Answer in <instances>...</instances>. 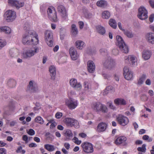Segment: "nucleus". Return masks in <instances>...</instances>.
Wrapping results in <instances>:
<instances>
[{
  "label": "nucleus",
  "mask_w": 154,
  "mask_h": 154,
  "mask_svg": "<svg viewBox=\"0 0 154 154\" xmlns=\"http://www.w3.org/2000/svg\"><path fill=\"white\" fill-rule=\"evenodd\" d=\"M37 35L32 30L26 31L23 36L22 42L25 45H35L38 43Z\"/></svg>",
  "instance_id": "nucleus-1"
},
{
  "label": "nucleus",
  "mask_w": 154,
  "mask_h": 154,
  "mask_svg": "<svg viewBox=\"0 0 154 154\" xmlns=\"http://www.w3.org/2000/svg\"><path fill=\"white\" fill-rule=\"evenodd\" d=\"M116 39L117 44L121 51L125 53H128L129 51L128 48L122 38L119 35H117Z\"/></svg>",
  "instance_id": "nucleus-2"
},
{
  "label": "nucleus",
  "mask_w": 154,
  "mask_h": 154,
  "mask_svg": "<svg viewBox=\"0 0 154 154\" xmlns=\"http://www.w3.org/2000/svg\"><path fill=\"white\" fill-rule=\"evenodd\" d=\"M92 107L96 112L106 113L108 112V108L106 105L100 102L95 103L93 104Z\"/></svg>",
  "instance_id": "nucleus-3"
},
{
  "label": "nucleus",
  "mask_w": 154,
  "mask_h": 154,
  "mask_svg": "<svg viewBox=\"0 0 154 154\" xmlns=\"http://www.w3.org/2000/svg\"><path fill=\"white\" fill-rule=\"evenodd\" d=\"M103 65L104 67L109 69L114 67L116 65L115 60L110 57L106 58L103 62Z\"/></svg>",
  "instance_id": "nucleus-4"
},
{
  "label": "nucleus",
  "mask_w": 154,
  "mask_h": 154,
  "mask_svg": "<svg viewBox=\"0 0 154 154\" xmlns=\"http://www.w3.org/2000/svg\"><path fill=\"white\" fill-rule=\"evenodd\" d=\"M38 48L35 47L33 48L27 50L24 52L22 54V57L25 59H29L38 53Z\"/></svg>",
  "instance_id": "nucleus-5"
},
{
  "label": "nucleus",
  "mask_w": 154,
  "mask_h": 154,
  "mask_svg": "<svg viewBox=\"0 0 154 154\" xmlns=\"http://www.w3.org/2000/svg\"><path fill=\"white\" fill-rule=\"evenodd\" d=\"M45 39L47 45L51 47L53 45V33L51 31L46 30L45 33Z\"/></svg>",
  "instance_id": "nucleus-6"
},
{
  "label": "nucleus",
  "mask_w": 154,
  "mask_h": 154,
  "mask_svg": "<svg viewBox=\"0 0 154 154\" xmlns=\"http://www.w3.org/2000/svg\"><path fill=\"white\" fill-rule=\"evenodd\" d=\"M6 21L8 22L13 21L16 17V12L11 10H8L5 14Z\"/></svg>",
  "instance_id": "nucleus-7"
},
{
  "label": "nucleus",
  "mask_w": 154,
  "mask_h": 154,
  "mask_svg": "<svg viewBox=\"0 0 154 154\" xmlns=\"http://www.w3.org/2000/svg\"><path fill=\"white\" fill-rule=\"evenodd\" d=\"M47 13L49 18L54 22H57L58 20L57 12L54 7L49 8L48 9Z\"/></svg>",
  "instance_id": "nucleus-8"
},
{
  "label": "nucleus",
  "mask_w": 154,
  "mask_h": 154,
  "mask_svg": "<svg viewBox=\"0 0 154 154\" xmlns=\"http://www.w3.org/2000/svg\"><path fill=\"white\" fill-rule=\"evenodd\" d=\"M64 121L67 126H74L76 128L79 127L78 122L74 119L67 118L64 119Z\"/></svg>",
  "instance_id": "nucleus-9"
},
{
  "label": "nucleus",
  "mask_w": 154,
  "mask_h": 154,
  "mask_svg": "<svg viewBox=\"0 0 154 154\" xmlns=\"http://www.w3.org/2000/svg\"><path fill=\"white\" fill-rule=\"evenodd\" d=\"M116 119L118 123L122 126L127 125L129 122L128 118L122 114H119L117 116Z\"/></svg>",
  "instance_id": "nucleus-10"
},
{
  "label": "nucleus",
  "mask_w": 154,
  "mask_h": 154,
  "mask_svg": "<svg viewBox=\"0 0 154 154\" xmlns=\"http://www.w3.org/2000/svg\"><path fill=\"white\" fill-rule=\"evenodd\" d=\"M81 146L84 151L87 153H92L94 152L93 145L90 143L85 142Z\"/></svg>",
  "instance_id": "nucleus-11"
},
{
  "label": "nucleus",
  "mask_w": 154,
  "mask_h": 154,
  "mask_svg": "<svg viewBox=\"0 0 154 154\" xmlns=\"http://www.w3.org/2000/svg\"><path fill=\"white\" fill-rule=\"evenodd\" d=\"M137 17L141 20H144L147 18V11L144 7L141 6L138 9Z\"/></svg>",
  "instance_id": "nucleus-12"
},
{
  "label": "nucleus",
  "mask_w": 154,
  "mask_h": 154,
  "mask_svg": "<svg viewBox=\"0 0 154 154\" xmlns=\"http://www.w3.org/2000/svg\"><path fill=\"white\" fill-rule=\"evenodd\" d=\"M69 84L71 86L77 90L79 91L82 89V86L80 82H78L75 79H71L69 80Z\"/></svg>",
  "instance_id": "nucleus-13"
},
{
  "label": "nucleus",
  "mask_w": 154,
  "mask_h": 154,
  "mask_svg": "<svg viewBox=\"0 0 154 154\" xmlns=\"http://www.w3.org/2000/svg\"><path fill=\"white\" fill-rule=\"evenodd\" d=\"M8 4L9 5L14 6L17 8L23 7L24 4L23 2H20L17 0H8Z\"/></svg>",
  "instance_id": "nucleus-14"
},
{
  "label": "nucleus",
  "mask_w": 154,
  "mask_h": 154,
  "mask_svg": "<svg viewBox=\"0 0 154 154\" xmlns=\"http://www.w3.org/2000/svg\"><path fill=\"white\" fill-rule=\"evenodd\" d=\"M66 104L71 109H75L77 106L78 103L77 100L70 99L66 101Z\"/></svg>",
  "instance_id": "nucleus-15"
},
{
  "label": "nucleus",
  "mask_w": 154,
  "mask_h": 154,
  "mask_svg": "<svg viewBox=\"0 0 154 154\" xmlns=\"http://www.w3.org/2000/svg\"><path fill=\"white\" fill-rule=\"evenodd\" d=\"M38 90V87L36 83L33 81H30L28 86L27 91L31 92H34Z\"/></svg>",
  "instance_id": "nucleus-16"
},
{
  "label": "nucleus",
  "mask_w": 154,
  "mask_h": 154,
  "mask_svg": "<svg viewBox=\"0 0 154 154\" xmlns=\"http://www.w3.org/2000/svg\"><path fill=\"white\" fill-rule=\"evenodd\" d=\"M69 52L71 58L73 60H77L79 56L75 48L73 47L70 48L69 50Z\"/></svg>",
  "instance_id": "nucleus-17"
},
{
  "label": "nucleus",
  "mask_w": 154,
  "mask_h": 154,
  "mask_svg": "<svg viewBox=\"0 0 154 154\" xmlns=\"http://www.w3.org/2000/svg\"><path fill=\"white\" fill-rule=\"evenodd\" d=\"M123 70V74L125 78L128 80L131 79L133 77L132 72L129 71L128 68L126 66L124 67Z\"/></svg>",
  "instance_id": "nucleus-18"
},
{
  "label": "nucleus",
  "mask_w": 154,
  "mask_h": 154,
  "mask_svg": "<svg viewBox=\"0 0 154 154\" xmlns=\"http://www.w3.org/2000/svg\"><path fill=\"white\" fill-rule=\"evenodd\" d=\"M58 12L60 13V15L63 18L66 19L67 16L66 9L63 6L59 5L57 8Z\"/></svg>",
  "instance_id": "nucleus-19"
},
{
  "label": "nucleus",
  "mask_w": 154,
  "mask_h": 154,
  "mask_svg": "<svg viewBox=\"0 0 154 154\" xmlns=\"http://www.w3.org/2000/svg\"><path fill=\"white\" fill-rule=\"evenodd\" d=\"M49 71L51 76V79L54 80L56 75V69L54 66L52 65L50 66L49 68Z\"/></svg>",
  "instance_id": "nucleus-20"
},
{
  "label": "nucleus",
  "mask_w": 154,
  "mask_h": 154,
  "mask_svg": "<svg viewBox=\"0 0 154 154\" xmlns=\"http://www.w3.org/2000/svg\"><path fill=\"white\" fill-rule=\"evenodd\" d=\"M88 70L90 73L94 72L95 69V65L92 61H88L87 63Z\"/></svg>",
  "instance_id": "nucleus-21"
},
{
  "label": "nucleus",
  "mask_w": 154,
  "mask_h": 154,
  "mask_svg": "<svg viewBox=\"0 0 154 154\" xmlns=\"http://www.w3.org/2000/svg\"><path fill=\"white\" fill-rule=\"evenodd\" d=\"M145 38L147 41L150 43L154 44V34L150 32L146 34Z\"/></svg>",
  "instance_id": "nucleus-22"
},
{
  "label": "nucleus",
  "mask_w": 154,
  "mask_h": 154,
  "mask_svg": "<svg viewBox=\"0 0 154 154\" xmlns=\"http://www.w3.org/2000/svg\"><path fill=\"white\" fill-rule=\"evenodd\" d=\"M151 52L149 50H145L142 52V57L145 60L149 59L151 55Z\"/></svg>",
  "instance_id": "nucleus-23"
},
{
  "label": "nucleus",
  "mask_w": 154,
  "mask_h": 154,
  "mask_svg": "<svg viewBox=\"0 0 154 154\" xmlns=\"http://www.w3.org/2000/svg\"><path fill=\"white\" fill-rule=\"evenodd\" d=\"M125 60L128 59L129 63L132 65H134L137 61L136 57L133 55H130L128 57H125Z\"/></svg>",
  "instance_id": "nucleus-24"
},
{
  "label": "nucleus",
  "mask_w": 154,
  "mask_h": 154,
  "mask_svg": "<svg viewBox=\"0 0 154 154\" xmlns=\"http://www.w3.org/2000/svg\"><path fill=\"white\" fill-rule=\"evenodd\" d=\"M107 125L103 122L99 123L97 126V129L98 132H101L104 131L106 128Z\"/></svg>",
  "instance_id": "nucleus-25"
},
{
  "label": "nucleus",
  "mask_w": 154,
  "mask_h": 154,
  "mask_svg": "<svg viewBox=\"0 0 154 154\" xmlns=\"http://www.w3.org/2000/svg\"><path fill=\"white\" fill-rule=\"evenodd\" d=\"M9 54L12 57H17L19 54L18 50L15 48H12L10 50Z\"/></svg>",
  "instance_id": "nucleus-26"
},
{
  "label": "nucleus",
  "mask_w": 154,
  "mask_h": 154,
  "mask_svg": "<svg viewBox=\"0 0 154 154\" xmlns=\"http://www.w3.org/2000/svg\"><path fill=\"white\" fill-rule=\"evenodd\" d=\"M96 29L97 32L100 35H104L105 34L106 30L104 27L99 25L96 26Z\"/></svg>",
  "instance_id": "nucleus-27"
},
{
  "label": "nucleus",
  "mask_w": 154,
  "mask_h": 154,
  "mask_svg": "<svg viewBox=\"0 0 154 154\" xmlns=\"http://www.w3.org/2000/svg\"><path fill=\"white\" fill-rule=\"evenodd\" d=\"M127 140L126 137H120L118 138L115 141V143L116 145H120L125 142Z\"/></svg>",
  "instance_id": "nucleus-28"
},
{
  "label": "nucleus",
  "mask_w": 154,
  "mask_h": 154,
  "mask_svg": "<svg viewBox=\"0 0 154 154\" xmlns=\"http://www.w3.org/2000/svg\"><path fill=\"white\" fill-rule=\"evenodd\" d=\"M71 32L72 34L74 36H75L78 34V29L75 24H73L71 26Z\"/></svg>",
  "instance_id": "nucleus-29"
},
{
  "label": "nucleus",
  "mask_w": 154,
  "mask_h": 154,
  "mask_svg": "<svg viewBox=\"0 0 154 154\" xmlns=\"http://www.w3.org/2000/svg\"><path fill=\"white\" fill-rule=\"evenodd\" d=\"M97 5L100 7L104 8L106 7L107 5V3L106 1L104 0H100L98 1L97 2Z\"/></svg>",
  "instance_id": "nucleus-30"
},
{
  "label": "nucleus",
  "mask_w": 154,
  "mask_h": 154,
  "mask_svg": "<svg viewBox=\"0 0 154 154\" xmlns=\"http://www.w3.org/2000/svg\"><path fill=\"white\" fill-rule=\"evenodd\" d=\"M64 134L65 136H66L68 137V138L66 137L64 139L65 141H68L70 140V139L69 138L72 137L73 135V134L71 131L69 129L66 130L64 132Z\"/></svg>",
  "instance_id": "nucleus-31"
},
{
  "label": "nucleus",
  "mask_w": 154,
  "mask_h": 154,
  "mask_svg": "<svg viewBox=\"0 0 154 154\" xmlns=\"http://www.w3.org/2000/svg\"><path fill=\"white\" fill-rule=\"evenodd\" d=\"M115 91L114 88L111 86H109L107 87L104 90V91L103 93V94L105 95L108 93V92H113Z\"/></svg>",
  "instance_id": "nucleus-32"
},
{
  "label": "nucleus",
  "mask_w": 154,
  "mask_h": 154,
  "mask_svg": "<svg viewBox=\"0 0 154 154\" xmlns=\"http://www.w3.org/2000/svg\"><path fill=\"white\" fill-rule=\"evenodd\" d=\"M115 103L117 105H125L126 104L125 100L123 99L118 98L115 99L114 100Z\"/></svg>",
  "instance_id": "nucleus-33"
},
{
  "label": "nucleus",
  "mask_w": 154,
  "mask_h": 154,
  "mask_svg": "<svg viewBox=\"0 0 154 154\" xmlns=\"http://www.w3.org/2000/svg\"><path fill=\"white\" fill-rule=\"evenodd\" d=\"M123 32L124 34L129 38H132L134 36L132 31L125 29L123 30Z\"/></svg>",
  "instance_id": "nucleus-34"
},
{
  "label": "nucleus",
  "mask_w": 154,
  "mask_h": 154,
  "mask_svg": "<svg viewBox=\"0 0 154 154\" xmlns=\"http://www.w3.org/2000/svg\"><path fill=\"white\" fill-rule=\"evenodd\" d=\"M75 44L78 48L82 49L83 48L84 43L81 41H77L76 42Z\"/></svg>",
  "instance_id": "nucleus-35"
},
{
  "label": "nucleus",
  "mask_w": 154,
  "mask_h": 154,
  "mask_svg": "<svg viewBox=\"0 0 154 154\" xmlns=\"http://www.w3.org/2000/svg\"><path fill=\"white\" fill-rule=\"evenodd\" d=\"M8 85L11 88H13L15 87L16 82L14 79H9L7 83Z\"/></svg>",
  "instance_id": "nucleus-36"
},
{
  "label": "nucleus",
  "mask_w": 154,
  "mask_h": 154,
  "mask_svg": "<svg viewBox=\"0 0 154 154\" xmlns=\"http://www.w3.org/2000/svg\"><path fill=\"white\" fill-rule=\"evenodd\" d=\"M44 147L45 149L50 152L53 151L55 149L54 146L53 145L51 144H45L44 145Z\"/></svg>",
  "instance_id": "nucleus-37"
},
{
  "label": "nucleus",
  "mask_w": 154,
  "mask_h": 154,
  "mask_svg": "<svg viewBox=\"0 0 154 154\" xmlns=\"http://www.w3.org/2000/svg\"><path fill=\"white\" fill-rule=\"evenodd\" d=\"M110 16V14L109 12L108 11H105L102 13V17L103 18L108 19Z\"/></svg>",
  "instance_id": "nucleus-38"
},
{
  "label": "nucleus",
  "mask_w": 154,
  "mask_h": 154,
  "mask_svg": "<svg viewBox=\"0 0 154 154\" xmlns=\"http://www.w3.org/2000/svg\"><path fill=\"white\" fill-rule=\"evenodd\" d=\"M109 24L110 26L114 29H116L117 26V24L115 20L112 19H110Z\"/></svg>",
  "instance_id": "nucleus-39"
},
{
  "label": "nucleus",
  "mask_w": 154,
  "mask_h": 154,
  "mask_svg": "<svg viewBox=\"0 0 154 154\" xmlns=\"http://www.w3.org/2000/svg\"><path fill=\"white\" fill-rule=\"evenodd\" d=\"M2 29L3 32H4L6 34H9L11 32V29L9 27L7 26H3V28Z\"/></svg>",
  "instance_id": "nucleus-40"
},
{
  "label": "nucleus",
  "mask_w": 154,
  "mask_h": 154,
  "mask_svg": "<svg viewBox=\"0 0 154 154\" xmlns=\"http://www.w3.org/2000/svg\"><path fill=\"white\" fill-rule=\"evenodd\" d=\"M35 122L39 123L41 124H43L44 122L43 119L40 116L37 117L35 119Z\"/></svg>",
  "instance_id": "nucleus-41"
},
{
  "label": "nucleus",
  "mask_w": 154,
  "mask_h": 154,
  "mask_svg": "<svg viewBox=\"0 0 154 154\" xmlns=\"http://www.w3.org/2000/svg\"><path fill=\"white\" fill-rule=\"evenodd\" d=\"M146 78V75H143L138 80V84L140 85L142 84Z\"/></svg>",
  "instance_id": "nucleus-42"
},
{
  "label": "nucleus",
  "mask_w": 154,
  "mask_h": 154,
  "mask_svg": "<svg viewBox=\"0 0 154 154\" xmlns=\"http://www.w3.org/2000/svg\"><path fill=\"white\" fill-rule=\"evenodd\" d=\"M146 145L145 144H143L142 145L141 147H139L137 148V150L139 151L145 152L146 150Z\"/></svg>",
  "instance_id": "nucleus-43"
},
{
  "label": "nucleus",
  "mask_w": 154,
  "mask_h": 154,
  "mask_svg": "<svg viewBox=\"0 0 154 154\" xmlns=\"http://www.w3.org/2000/svg\"><path fill=\"white\" fill-rule=\"evenodd\" d=\"M84 14L85 17L87 18H91L92 17V15L91 13H90L87 11L85 10L84 11Z\"/></svg>",
  "instance_id": "nucleus-44"
},
{
  "label": "nucleus",
  "mask_w": 154,
  "mask_h": 154,
  "mask_svg": "<svg viewBox=\"0 0 154 154\" xmlns=\"http://www.w3.org/2000/svg\"><path fill=\"white\" fill-rule=\"evenodd\" d=\"M102 75L105 79H109L111 77V75L109 74L103 72L102 73Z\"/></svg>",
  "instance_id": "nucleus-45"
},
{
  "label": "nucleus",
  "mask_w": 154,
  "mask_h": 154,
  "mask_svg": "<svg viewBox=\"0 0 154 154\" xmlns=\"http://www.w3.org/2000/svg\"><path fill=\"white\" fill-rule=\"evenodd\" d=\"M83 86L85 90H88L90 88V84L88 82H84Z\"/></svg>",
  "instance_id": "nucleus-46"
},
{
  "label": "nucleus",
  "mask_w": 154,
  "mask_h": 154,
  "mask_svg": "<svg viewBox=\"0 0 154 154\" xmlns=\"http://www.w3.org/2000/svg\"><path fill=\"white\" fill-rule=\"evenodd\" d=\"M6 45V42L5 41L0 39V49L2 48Z\"/></svg>",
  "instance_id": "nucleus-47"
},
{
  "label": "nucleus",
  "mask_w": 154,
  "mask_h": 154,
  "mask_svg": "<svg viewBox=\"0 0 154 154\" xmlns=\"http://www.w3.org/2000/svg\"><path fill=\"white\" fill-rule=\"evenodd\" d=\"M141 100L143 101H146L148 99V97L145 95H143L140 97Z\"/></svg>",
  "instance_id": "nucleus-48"
},
{
  "label": "nucleus",
  "mask_w": 154,
  "mask_h": 154,
  "mask_svg": "<svg viewBox=\"0 0 154 154\" xmlns=\"http://www.w3.org/2000/svg\"><path fill=\"white\" fill-rule=\"evenodd\" d=\"M73 140L74 141V142L75 143H76V144H77L78 145L80 144L81 143V141L79 140L78 138L75 137H74L73 139Z\"/></svg>",
  "instance_id": "nucleus-49"
},
{
  "label": "nucleus",
  "mask_w": 154,
  "mask_h": 154,
  "mask_svg": "<svg viewBox=\"0 0 154 154\" xmlns=\"http://www.w3.org/2000/svg\"><path fill=\"white\" fill-rule=\"evenodd\" d=\"M63 115V114L61 112H58L55 114V117L56 118L59 119Z\"/></svg>",
  "instance_id": "nucleus-50"
},
{
  "label": "nucleus",
  "mask_w": 154,
  "mask_h": 154,
  "mask_svg": "<svg viewBox=\"0 0 154 154\" xmlns=\"http://www.w3.org/2000/svg\"><path fill=\"white\" fill-rule=\"evenodd\" d=\"M27 133L29 135L32 136L35 134V131L32 129H30Z\"/></svg>",
  "instance_id": "nucleus-51"
},
{
  "label": "nucleus",
  "mask_w": 154,
  "mask_h": 154,
  "mask_svg": "<svg viewBox=\"0 0 154 154\" xmlns=\"http://www.w3.org/2000/svg\"><path fill=\"white\" fill-rule=\"evenodd\" d=\"M112 53L114 55H117L119 54V51L117 49H114L112 51Z\"/></svg>",
  "instance_id": "nucleus-52"
},
{
  "label": "nucleus",
  "mask_w": 154,
  "mask_h": 154,
  "mask_svg": "<svg viewBox=\"0 0 154 154\" xmlns=\"http://www.w3.org/2000/svg\"><path fill=\"white\" fill-rule=\"evenodd\" d=\"M107 50L104 48H102L100 50V52L101 54H103L104 53H106L107 52Z\"/></svg>",
  "instance_id": "nucleus-53"
},
{
  "label": "nucleus",
  "mask_w": 154,
  "mask_h": 154,
  "mask_svg": "<svg viewBox=\"0 0 154 154\" xmlns=\"http://www.w3.org/2000/svg\"><path fill=\"white\" fill-rule=\"evenodd\" d=\"M154 18V14H151L149 17V21L151 22H153Z\"/></svg>",
  "instance_id": "nucleus-54"
},
{
  "label": "nucleus",
  "mask_w": 154,
  "mask_h": 154,
  "mask_svg": "<svg viewBox=\"0 0 154 154\" xmlns=\"http://www.w3.org/2000/svg\"><path fill=\"white\" fill-rule=\"evenodd\" d=\"M108 103L109 105V107L110 108L113 109H115V107L112 105V103L111 102H108Z\"/></svg>",
  "instance_id": "nucleus-55"
},
{
  "label": "nucleus",
  "mask_w": 154,
  "mask_h": 154,
  "mask_svg": "<svg viewBox=\"0 0 154 154\" xmlns=\"http://www.w3.org/2000/svg\"><path fill=\"white\" fill-rule=\"evenodd\" d=\"M70 144L67 143H64V146L67 149H69L70 148Z\"/></svg>",
  "instance_id": "nucleus-56"
},
{
  "label": "nucleus",
  "mask_w": 154,
  "mask_h": 154,
  "mask_svg": "<svg viewBox=\"0 0 154 154\" xmlns=\"http://www.w3.org/2000/svg\"><path fill=\"white\" fill-rule=\"evenodd\" d=\"M79 26L80 28L81 29H82L84 26V23L82 21H80L79 22Z\"/></svg>",
  "instance_id": "nucleus-57"
},
{
  "label": "nucleus",
  "mask_w": 154,
  "mask_h": 154,
  "mask_svg": "<svg viewBox=\"0 0 154 154\" xmlns=\"http://www.w3.org/2000/svg\"><path fill=\"white\" fill-rule=\"evenodd\" d=\"M149 3L152 8H154V0H150Z\"/></svg>",
  "instance_id": "nucleus-58"
},
{
  "label": "nucleus",
  "mask_w": 154,
  "mask_h": 154,
  "mask_svg": "<svg viewBox=\"0 0 154 154\" xmlns=\"http://www.w3.org/2000/svg\"><path fill=\"white\" fill-rule=\"evenodd\" d=\"M28 137L26 135H24L23 137V140L25 141L26 143H27L28 142Z\"/></svg>",
  "instance_id": "nucleus-59"
},
{
  "label": "nucleus",
  "mask_w": 154,
  "mask_h": 154,
  "mask_svg": "<svg viewBox=\"0 0 154 154\" xmlns=\"http://www.w3.org/2000/svg\"><path fill=\"white\" fill-rule=\"evenodd\" d=\"M37 146V144L35 143H32L29 145V146L30 147H36Z\"/></svg>",
  "instance_id": "nucleus-60"
},
{
  "label": "nucleus",
  "mask_w": 154,
  "mask_h": 154,
  "mask_svg": "<svg viewBox=\"0 0 154 154\" xmlns=\"http://www.w3.org/2000/svg\"><path fill=\"white\" fill-rule=\"evenodd\" d=\"M5 149L4 148H1L0 149V153L1 154H6V152H5Z\"/></svg>",
  "instance_id": "nucleus-61"
},
{
  "label": "nucleus",
  "mask_w": 154,
  "mask_h": 154,
  "mask_svg": "<svg viewBox=\"0 0 154 154\" xmlns=\"http://www.w3.org/2000/svg\"><path fill=\"white\" fill-rule=\"evenodd\" d=\"M79 136L82 137V138H85V137L87 135H86V134H85L84 133H80L79 134Z\"/></svg>",
  "instance_id": "nucleus-62"
},
{
  "label": "nucleus",
  "mask_w": 154,
  "mask_h": 154,
  "mask_svg": "<svg viewBox=\"0 0 154 154\" xmlns=\"http://www.w3.org/2000/svg\"><path fill=\"white\" fill-rule=\"evenodd\" d=\"M22 147L21 146H20L17 149L16 151V152L17 153H19L21 152V150H22Z\"/></svg>",
  "instance_id": "nucleus-63"
},
{
  "label": "nucleus",
  "mask_w": 154,
  "mask_h": 154,
  "mask_svg": "<svg viewBox=\"0 0 154 154\" xmlns=\"http://www.w3.org/2000/svg\"><path fill=\"white\" fill-rule=\"evenodd\" d=\"M146 131L144 129H140L139 131V133L140 134H141L145 133Z\"/></svg>",
  "instance_id": "nucleus-64"
}]
</instances>
